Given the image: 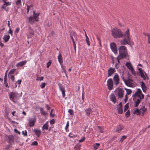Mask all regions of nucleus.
Instances as JSON below:
<instances>
[{"label": "nucleus", "mask_w": 150, "mask_h": 150, "mask_svg": "<svg viewBox=\"0 0 150 150\" xmlns=\"http://www.w3.org/2000/svg\"><path fill=\"white\" fill-rule=\"evenodd\" d=\"M112 35L115 38H119L124 37V38L120 42L122 44L125 45L129 44L130 42V37L129 29L128 28L125 33L123 34L121 30L117 28H113L111 30Z\"/></svg>", "instance_id": "obj_1"}, {"label": "nucleus", "mask_w": 150, "mask_h": 150, "mask_svg": "<svg viewBox=\"0 0 150 150\" xmlns=\"http://www.w3.org/2000/svg\"><path fill=\"white\" fill-rule=\"evenodd\" d=\"M132 96H134L133 99L135 103L134 106L137 107L140 103L141 100L144 98V95L141 89L139 88Z\"/></svg>", "instance_id": "obj_2"}, {"label": "nucleus", "mask_w": 150, "mask_h": 150, "mask_svg": "<svg viewBox=\"0 0 150 150\" xmlns=\"http://www.w3.org/2000/svg\"><path fill=\"white\" fill-rule=\"evenodd\" d=\"M119 55L117 57V60L119 63L120 60L124 57L127 58L129 57L126 47L124 46H121L118 48Z\"/></svg>", "instance_id": "obj_3"}, {"label": "nucleus", "mask_w": 150, "mask_h": 150, "mask_svg": "<svg viewBox=\"0 0 150 150\" xmlns=\"http://www.w3.org/2000/svg\"><path fill=\"white\" fill-rule=\"evenodd\" d=\"M125 65L127 68L131 71V73L134 76L136 75V73L133 68L132 64L130 62H127L125 64Z\"/></svg>", "instance_id": "obj_4"}, {"label": "nucleus", "mask_w": 150, "mask_h": 150, "mask_svg": "<svg viewBox=\"0 0 150 150\" xmlns=\"http://www.w3.org/2000/svg\"><path fill=\"white\" fill-rule=\"evenodd\" d=\"M115 91H116V95L119 98H122L123 95L124 91L123 89L120 88H117Z\"/></svg>", "instance_id": "obj_5"}, {"label": "nucleus", "mask_w": 150, "mask_h": 150, "mask_svg": "<svg viewBox=\"0 0 150 150\" xmlns=\"http://www.w3.org/2000/svg\"><path fill=\"white\" fill-rule=\"evenodd\" d=\"M108 88L110 90H111L113 88V81L111 78L109 79L107 81Z\"/></svg>", "instance_id": "obj_6"}, {"label": "nucleus", "mask_w": 150, "mask_h": 150, "mask_svg": "<svg viewBox=\"0 0 150 150\" xmlns=\"http://www.w3.org/2000/svg\"><path fill=\"white\" fill-rule=\"evenodd\" d=\"M113 80L114 85L117 86L120 83V79L118 74L116 73L113 78Z\"/></svg>", "instance_id": "obj_7"}, {"label": "nucleus", "mask_w": 150, "mask_h": 150, "mask_svg": "<svg viewBox=\"0 0 150 150\" xmlns=\"http://www.w3.org/2000/svg\"><path fill=\"white\" fill-rule=\"evenodd\" d=\"M9 95L10 100L14 101V99L17 98L18 93L15 92H11L9 93Z\"/></svg>", "instance_id": "obj_8"}, {"label": "nucleus", "mask_w": 150, "mask_h": 150, "mask_svg": "<svg viewBox=\"0 0 150 150\" xmlns=\"http://www.w3.org/2000/svg\"><path fill=\"white\" fill-rule=\"evenodd\" d=\"M111 49L115 54H116L117 52V49L116 44L114 42H112L110 45Z\"/></svg>", "instance_id": "obj_9"}, {"label": "nucleus", "mask_w": 150, "mask_h": 150, "mask_svg": "<svg viewBox=\"0 0 150 150\" xmlns=\"http://www.w3.org/2000/svg\"><path fill=\"white\" fill-rule=\"evenodd\" d=\"M137 68L138 69L141 77L143 78L144 80L146 79V76L145 72L141 68L138 67Z\"/></svg>", "instance_id": "obj_10"}, {"label": "nucleus", "mask_w": 150, "mask_h": 150, "mask_svg": "<svg viewBox=\"0 0 150 150\" xmlns=\"http://www.w3.org/2000/svg\"><path fill=\"white\" fill-rule=\"evenodd\" d=\"M39 18H35L32 16H30L28 18V21L29 23L31 24H33L35 21H38Z\"/></svg>", "instance_id": "obj_11"}, {"label": "nucleus", "mask_w": 150, "mask_h": 150, "mask_svg": "<svg viewBox=\"0 0 150 150\" xmlns=\"http://www.w3.org/2000/svg\"><path fill=\"white\" fill-rule=\"evenodd\" d=\"M36 120V119L35 117L33 118H30L28 119V124L29 125L30 127H33L34 126Z\"/></svg>", "instance_id": "obj_12"}, {"label": "nucleus", "mask_w": 150, "mask_h": 150, "mask_svg": "<svg viewBox=\"0 0 150 150\" xmlns=\"http://www.w3.org/2000/svg\"><path fill=\"white\" fill-rule=\"evenodd\" d=\"M58 86L60 90L62 93L63 97H64L65 96V90L64 88L62 86L61 84L60 83H58Z\"/></svg>", "instance_id": "obj_13"}, {"label": "nucleus", "mask_w": 150, "mask_h": 150, "mask_svg": "<svg viewBox=\"0 0 150 150\" xmlns=\"http://www.w3.org/2000/svg\"><path fill=\"white\" fill-rule=\"evenodd\" d=\"M115 72L114 68L110 67L108 70V77L111 76Z\"/></svg>", "instance_id": "obj_14"}, {"label": "nucleus", "mask_w": 150, "mask_h": 150, "mask_svg": "<svg viewBox=\"0 0 150 150\" xmlns=\"http://www.w3.org/2000/svg\"><path fill=\"white\" fill-rule=\"evenodd\" d=\"M117 110H118V112L119 114H121L123 112L122 104L121 102L117 105Z\"/></svg>", "instance_id": "obj_15"}, {"label": "nucleus", "mask_w": 150, "mask_h": 150, "mask_svg": "<svg viewBox=\"0 0 150 150\" xmlns=\"http://www.w3.org/2000/svg\"><path fill=\"white\" fill-rule=\"evenodd\" d=\"M109 97L110 100L115 104L116 102V98L115 95L113 93H111Z\"/></svg>", "instance_id": "obj_16"}, {"label": "nucleus", "mask_w": 150, "mask_h": 150, "mask_svg": "<svg viewBox=\"0 0 150 150\" xmlns=\"http://www.w3.org/2000/svg\"><path fill=\"white\" fill-rule=\"evenodd\" d=\"M57 58L59 63L60 64L61 67L62 69L64 68V66L62 65V64L63 62V58L61 53H59L57 57Z\"/></svg>", "instance_id": "obj_17"}, {"label": "nucleus", "mask_w": 150, "mask_h": 150, "mask_svg": "<svg viewBox=\"0 0 150 150\" xmlns=\"http://www.w3.org/2000/svg\"><path fill=\"white\" fill-rule=\"evenodd\" d=\"M10 38V35L7 34L5 35L3 37V39L4 40V42H8Z\"/></svg>", "instance_id": "obj_18"}, {"label": "nucleus", "mask_w": 150, "mask_h": 150, "mask_svg": "<svg viewBox=\"0 0 150 150\" xmlns=\"http://www.w3.org/2000/svg\"><path fill=\"white\" fill-rule=\"evenodd\" d=\"M141 86L143 92H145L147 89V88L146 86L145 83L143 82L142 81Z\"/></svg>", "instance_id": "obj_19"}, {"label": "nucleus", "mask_w": 150, "mask_h": 150, "mask_svg": "<svg viewBox=\"0 0 150 150\" xmlns=\"http://www.w3.org/2000/svg\"><path fill=\"white\" fill-rule=\"evenodd\" d=\"M27 60H25L22 62H20L17 63L16 64V66L18 67L19 66L22 67L25 65L27 62Z\"/></svg>", "instance_id": "obj_20"}, {"label": "nucleus", "mask_w": 150, "mask_h": 150, "mask_svg": "<svg viewBox=\"0 0 150 150\" xmlns=\"http://www.w3.org/2000/svg\"><path fill=\"white\" fill-rule=\"evenodd\" d=\"M146 110V108L144 106H142L139 110L140 115L141 114L142 115H143Z\"/></svg>", "instance_id": "obj_21"}, {"label": "nucleus", "mask_w": 150, "mask_h": 150, "mask_svg": "<svg viewBox=\"0 0 150 150\" xmlns=\"http://www.w3.org/2000/svg\"><path fill=\"white\" fill-rule=\"evenodd\" d=\"M123 79L126 85L128 86H129L131 85V80L130 79L125 80L124 77L123 78Z\"/></svg>", "instance_id": "obj_22"}, {"label": "nucleus", "mask_w": 150, "mask_h": 150, "mask_svg": "<svg viewBox=\"0 0 150 150\" xmlns=\"http://www.w3.org/2000/svg\"><path fill=\"white\" fill-rule=\"evenodd\" d=\"M48 122L47 121L46 123L44 125H43L42 127V130H47L48 129Z\"/></svg>", "instance_id": "obj_23"}, {"label": "nucleus", "mask_w": 150, "mask_h": 150, "mask_svg": "<svg viewBox=\"0 0 150 150\" xmlns=\"http://www.w3.org/2000/svg\"><path fill=\"white\" fill-rule=\"evenodd\" d=\"M85 112H86V115L88 116H89L90 114L92 112V111L90 108H89L86 109L85 110Z\"/></svg>", "instance_id": "obj_24"}, {"label": "nucleus", "mask_w": 150, "mask_h": 150, "mask_svg": "<svg viewBox=\"0 0 150 150\" xmlns=\"http://www.w3.org/2000/svg\"><path fill=\"white\" fill-rule=\"evenodd\" d=\"M28 32L29 34V35H33L34 34V31L33 28H32L30 27H29Z\"/></svg>", "instance_id": "obj_25"}, {"label": "nucleus", "mask_w": 150, "mask_h": 150, "mask_svg": "<svg viewBox=\"0 0 150 150\" xmlns=\"http://www.w3.org/2000/svg\"><path fill=\"white\" fill-rule=\"evenodd\" d=\"M33 17L35 18H38V16H39L40 13H35V11H33Z\"/></svg>", "instance_id": "obj_26"}, {"label": "nucleus", "mask_w": 150, "mask_h": 150, "mask_svg": "<svg viewBox=\"0 0 150 150\" xmlns=\"http://www.w3.org/2000/svg\"><path fill=\"white\" fill-rule=\"evenodd\" d=\"M124 89L126 90V93L125 95L126 96H128V95L131 94L132 92V90L130 89H128L126 88H125Z\"/></svg>", "instance_id": "obj_27"}, {"label": "nucleus", "mask_w": 150, "mask_h": 150, "mask_svg": "<svg viewBox=\"0 0 150 150\" xmlns=\"http://www.w3.org/2000/svg\"><path fill=\"white\" fill-rule=\"evenodd\" d=\"M123 128L122 126H117V129H116V131L117 132H119L121 131Z\"/></svg>", "instance_id": "obj_28"}, {"label": "nucleus", "mask_w": 150, "mask_h": 150, "mask_svg": "<svg viewBox=\"0 0 150 150\" xmlns=\"http://www.w3.org/2000/svg\"><path fill=\"white\" fill-rule=\"evenodd\" d=\"M16 69H13L11 70L9 72L8 74V77H10V76L11 75H12V74H13L14 72L16 71Z\"/></svg>", "instance_id": "obj_29"}, {"label": "nucleus", "mask_w": 150, "mask_h": 150, "mask_svg": "<svg viewBox=\"0 0 150 150\" xmlns=\"http://www.w3.org/2000/svg\"><path fill=\"white\" fill-rule=\"evenodd\" d=\"M70 37H71V39L72 41L73 42V46L74 47V50L75 51H76V44L75 43V42H74V40L73 37L72 36H71V35L70 36Z\"/></svg>", "instance_id": "obj_30"}, {"label": "nucleus", "mask_w": 150, "mask_h": 150, "mask_svg": "<svg viewBox=\"0 0 150 150\" xmlns=\"http://www.w3.org/2000/svg\"><path fill=\"white\" fill-rule=\"evenodd\" d=\"M36 135L39 137L40 135L41 132L40 130H35L34 131Z\"/></svg>", "instance_id": "obj_31"}, {"label": "nucleus", "mask_w": 150, "mask_h": 150, "mask_svg": "<svg viewBox=\"0 0 150 150\" xmlns=\"http://www.w3.org/2000/svg\"><path fill=\"white\" fill-rule=\"evenodd\" d=\"M40 112L42 115H46V112L43 110V108H40Z\"/></svg>", "instance_id": "obj_32"}, {"label": "nucleus", "mask_w": 150, "mask_h": 150, "mask_svg": "<svg viewBox=\"0 0 150 150\" xmlns=\"http://www.w3.org/2000/svg\"><path fill=\"white\" fill-rule=\"evenodd\" d=\"M81 147V145L79 144H76L74 147V149L75 150H79Z\"/></svg>", "instance_id": "obj_33"}, {"label": "nucleus", "mask_w": 150, "mask_h": 150, "mask_svg": "<svg viewBox=\"0 0 150 150\" xmlns=\"http://www.w3.org/2000/svg\"><path fill=\"white\" fill-rule=\"evenodd\" d=\"M100 144L99 143H96L93 145V147L95 150L97 149L100 145Z\"/></svg>", "instance_id": "obj_34"}, {"label": "nucleus", "mask_w": 150, "mask_h": 150, "mask_svg": "<svg viewBox=\"0 0 150 150\" xmlns=\"http://www.w3.org/2000/svg\"><path fill=\"white\" fill-rule=\"evenodd\" d=\"M6 6L5 4H4L1 7V8L3 9L4 10L7 12L8 11V7L6 8Z\"/></svg>", "instance_id": "obj_35"}, {"label": "nucleus", "mask_w": 150, "mask_h": 150, "mask_svg": "<svg viewBox=\"0 0 150 150\" xmlns=\"http://www.w3.org/2000/svg\"><path fill=\"white\" fill-rule=\"evenodd\" d=\"M133 113L134 114H136L137 115H139L140 113L139 111V110L138 109H136L133 112Z\"/></svg>", "instance_id": "obj_36"}, {"label": "nucleus", "mask_w": 150, "mask_h": 150, "mask_svg": "<svg viewBox=\"0 0 150 150\" xmlns=\"http://www.w3.org/2000/svg\"><path fill=\"white\" fill-rule=\"evenodd\" d=\"M97 129L98 132L101 133L103 132V129L100 126H98Z\"/></svg>", "instance_id": "obj_37"}, {"label": "nucleus", "mask_w": 150, "mask_h": 150, "mask_svg": "<svg viewBox=\"0 0 150 150\" xmlns=\"http://www.w3.org/2000/svg\"><path fill=\"white\" fill-rule=\"evenodd\" d=\"M21 4V0H17L16 2V4L17 6L20 5Z\"/></svg>", "instance_id": "obj_38"}, {"label": "nucleus", "mask_w": 150, "mask_h": 150, "mask_svg": "<svg viewBox=\"0 0 150 150\" xmlns=\"http://www.w3.org/2000/svg\"><path fill=\"white\" fill-rule=\"evenodd\" d=\"M129 106L128 103H127L125 105L124 109V111L126 112L127 109L128 108Z\"/></svg>", "instance_id": "obj_39"}, {"label": "nucleus", "mask_w": 150, "mask_h": 150, "mask_svg": "<svg viewBox=\"0 0 150 150\" xmlns=\"http://www.w3.org/2000/svg\"><path fill=\"white\" fill-rule=\"evenodd\" d=\"M38 144V143L36 141H34L32 143L31 145L32 146H36Z\"/></svg>", "instance_id": "obj_40"}, {"label": "nucleus", "mask_w": 150, "mask_h": 150, "mask_svg": "<svg viewBox=\"0 0 150 150\" xmlns=\"http://www.w3.org/2000/svg\"><path fill=\"white\" fill-rule=\"evenodd\" d=\"M4 80V84L5 85V86L6 88H8L9 86L8 85V83L7 82L6 80Z\"/></svg>", "instance_id": "obj_41"}, {"label": "nucleus", "mask_w": 150, "mask_h": 150, "mask_svg": "<svg viewBox=\"0 0 150 150\" xmlns=\"http://www.w3.org/2000/svg\"><path fill=\"white\" fill-rule=\"evenodd\" d=\"M9 30L8 31V33H9V34H10L11 35V36H12L13 35V31L12 30H11V28H9Z\"/></svg>", "instance_id": "obj_42"}, {"label": "nucleus", "mask_w": 150, "mask_h": 150, "mask_svg": "<svg viewBox=\"0 0 150 150\" xmlns=\"http://www.w3.org/2000/svg\"><path fill=\"white\" fill-rule=\"evenodd\" d=\"M9 78H10L12 81H14V76L12 75H11L10 77Z\"/></svg>", "instance_id": "obj_43"}, {"label": "nucleus", "mask_w": 150, "mask_h": 150, "mask_svg": "<svg viewBox=\"0 0 150 150\" xmlns=\"http://www.w3.org/2000/svg\"><path fill=\"white\" fill-rule=\"evenodd\" d=\"M68 112L71 115H72L74 114L73 110H72L71 109H69L68 110Z\"/></svg>", "instance_id": "obj_44"}, {"label": "nucleus", "mask_w": 150, "mask_h": 150, "mask_svg": "<svg viewBox=\"0 0 150 150\" xmlns=\"http://www.w3.org/2000/svg\"><path fill=\"white\" fill-rule=\"evenodd\" d=\"M127 137V136L125 135L123 136L121 139H120V141L122 142Z\"/></svg>", "instance_id": "obj_45"}, {"label": "nucleus", "mask_w": 150, "mask_h": 150, "mask_svg": "<svg viewBox=\"0 0 150 150\" xmlns=\"http://www.w3.org/2000/svg\"><path fill=\"white\" fill-rule=\"evenodd\" d=\"M46 84L45 83H42L40 85V87L42 89L44 88Z\"/></svg>", "instance_id": "obj_46"}, {"label": "nucleus", "mask_w": 150, "mask_h": 150, "mask_svg": "<svg viewBox=\"0 0 150 150\" xmlns=\"http://www.w3.org/2000/svg\"><path fill=\"white\" fill-rule=\"evenodd\" d=\"M86 41L88 45V46H89L90 45V42L89 41V39L88 38H87L86 39Z\"/></svg>", "instance_id": "obj_47"}, {"label": "nucleus", "mask_w": 150, "mask_h": 150, "mask_svg": "<svg viewBox=\"0 0 150 150\" xmlns=\"http://www.w3.org/2000/svg\"><path fill=\"white\" fill-rule=\"evenodd\" d=\"M125 115L126 117H128L130 115V112L129 110H128L125 113Z\"/></svg>", "instance_id": "obj_48"}, {"label": "nucleus", "mask_w": 150, "mask_h": 150, "mask_svg": "<svg viewBox=\"0 0 150 150\" xmlns=\"http://www.w3.org/2000/svg\"><path fill=\"white\" fill-rule=\"evenodd\" d=\"M24 136H26L27 135V132L26 130H25V131H23L22 132Z\"/></svg>", "instance_id": "obj_49"}, {"label": "nucleus", "mask_w": 150, "mask_h": 150, "mask_svg": "<svg viewBox=\"0 0 150 150\" xmlns=\"http://www.w3.org/2000/svg\"><path fill=\"white\" fill-rule=\"evenodd\" d=\"M51 61H49L47 64V67L48 68L49 67V66L51 65Z\"/></svg>", "instance_id": "obj_50"}, {"label": "nucleus", "mask_w": 150, "mask_h": 150, "mask_svg": "<svg viewBox=\"0 0 150 150\" xmlns=\"http://www.w3.org/2000/svg\"><path fill=\"white\" fill-rule=\"evenodd\" d=\"M4 4L7 6L10 5L11 4V3L10 2L8 1L7 2H5V3H4Z\"/></svg>", "instance_id": "obj_51"}, {"label": "nucleus", "mask_w": 150, "mask_h": 150, "mask_svg": "<svg viewBox=\"0 0 150 150\" xmlns=\"http://www.w3.org/2000/svg\"><path fill=\"white\" fill-rule=\"evenodd\" d=\"M85 137H82L81 139L79 140V142H83L85 140Z\"/></svg>", "instance_id": "obj_52"}, {"label": "nucleus", "mask_w": 150, "mask_h": 150, "mask_svg": "<svg viewBox=\"0 0 150 150\" xmlns=\"http://www.w3.org/2000/svg\"><path fill=\"white\" fill-rule=\"evenodd\" d=\"M27 13H28V12H29V10H30V7L31 6H28V5H27Z\"/></svg>", "instance_id": "obj_53"}, {"label": "nucleus", "mask_w": 150, "mask_h": 150, "mask_svg": "<svg viewBox=\"0 0 150 150\" xmlns=\"http://www.w3.org/2000/svg\"><path fill=\"white\" fill-rule=\"evenodd\" d=\"M55 121L54 119H52L51 120H50V123L51 124H53L54 123Z\"/></svg>", "instance_id": "obj_54"}, {"label": "nucleus", "mask_w": 150, "mask_h": 150, "mask_svg": "<svg viewBox=\"0 0 150 150\" xmlns=\"http://www.w3.org/2000/svg\"><path fill=\"white\" fill-rule=\"evenodd\" d=\"M20 30V28L19 27L17 28L15 30V33H18Z\"/></svg>", "instance_id": "obj_55"}, {"label": "nucleus", "mask_w": 150, "mask_h": 150, "mask_svg": "<svg viewBox=\"0 0 150 150\" xmlns=\"http://www.w3.org/2000/svg\"><path fill=\"white\" fill-rule=\"evenodd\" d=\"M21 80H18L17 82H16L19 85V86H20V84H21Z\"/></svg>", "instance_id": "obj_56"}, {"label": "nucleus", "mask_w": 150, "mask_h": 150, "mask_svg": "<svg viewBox=\"0 0 150 150\" xmlns=\"http://www.w3.org/2000/svg\"><path fill=\"white\" fill-rule=\"evenodd\" d=\"M69 124L68 122H67L66 126V127H65V129H67L68 128V127H69Z\"/></svg>", "instance_id": "obj_57"}, {"label": "nucleus", "mask_w": 150, "mask_h": 150, "mask_svg": "<svg viewBox=\"0 0 150 150\" xmlns=\"http://www.w3.org/2000/svg\"><path fill=\"white\" fill-rule=\"evenodd\" d=\"M128 96H125V102H126L128 100Z\"/></svg>", "instance_id": "obj_58"}, {"label": "nucleus", "mask_w": 150, "mask_h": 150, "mask_svg": "<svg viewBox=\"0 0 150 150\" xmlns=\"http://www.w3.org/2000/svg\"><path fill=\"white\" fill-rule=\"evenodd\" d=\"M69 136L71 137H72V138L74 136V134H72V133H70L69 134Z\"/></svg>", "instance_id": "obj_59"}, {"label": "nucleus", "mask_w": 150, "mask_h": 150, "mask_svg": "<svg viewBox=\"0 0 150 150\" xmlns=\"http://www.w3.org/2000/svg\"><path fill=\"white\" fill-rule=\"evenodd\" d=\"M7 72V71H6L5 74L4 80H6L7 79V74H6Z\"/></svg>", "instance_id": "obj_60"}, {"label": "nucleus", "mask_w": 150, "mask_h": 150, "mask_svg": "<svg viewBox=\"0 0 150 150\" xmlns=\"http://www.w3.org/2000/svg\"><path fill=\"white\" fill-rule=\"evenodd\" d=\"M53 111V109H52L51 110V112H50V116H54V115H52V112Z\"/></svg>", "instance_id": "obj_61"}, {"label": "nucleus", "mask_w": 150, "mask_h": 150, "mask_svg": "<svg viewBox=\"0 0 150 150\" xmlns=\"http://www.w3.org/2000/svg\"><path fill=\"white\" fill-rule=\"evenodd\" d=\"M46 106L47 108V110H49L50 109V107H49L48 105L47 104L46 105Z\"/></svg>", "instance_id": "obj_62"}, {"label": "nucleus", "mask_w": 150, "mask_h": 150, "mask_svg": "<svg viewBox=\"0 0 150 150\" xmlns=\"http://www.w3.org/2000/svg\"><path fill=\"white\" fill-rule=\"evenodd\" d=\"M4 45L1 42H0V46L1 47H3Z\"/></svg>", "instance_id": "obj_63"}, {"label": "nucleus", "mask_w": 150, "mask_h": 150, "mask_svg": "<svg viewBox=\"0 0 150 150\" xmlns=\"http://www.w3.org/2000/svg\"><path fill=\"white\" fill-rule=\"evenodd\" d=\"M8 24H7L8 26V27L9 28H11V27L10 26V21H8Z\"/></svg>", "instance_id": "obj_64"}]
</instances>
